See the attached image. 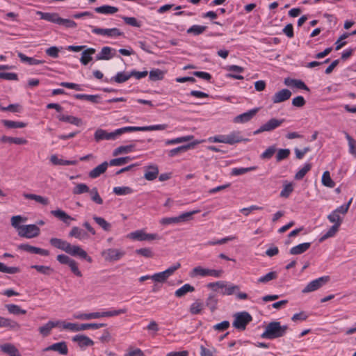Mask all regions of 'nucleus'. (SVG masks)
Returning <instances> with one entry per match:
<instances>
[{
  "instance_id": "nucleus-50",
  "label": "nucleus",
  "mask_w": 356,
  "mask_h": 356,
  "mask_svg": "<svg viewBox=\"0 0 356 356\" xmlns=\"http://www.w3.org/2000/svg\"><path fill=\"white\" fill-rule=\"evenodd\" d=\"M130 131H143V127H124L115 130L117 136H120L126 132Z\"/></svg>"
},
{
  "instance_id": "nucleus-30",
  "label": "nucleus",
  "mask_w": 356,
  "mask_h": 356,
  "mask_svg": "<svg viewBox=\"0 0 356 356\" xmlns=\"http://www.w3.org/2000/svg\"><path fill=\"white\" fill-rule=\"evenodd\" d=\"M311 246V243H303L298 244L290 249L291 254H300L306 252Z\"/></svg>"
},
{
  "instance_id": "nucleus-8",
  "label": "nucleus",
  "mask_w": 356,
  "mask_h": 356,
  "mask_svg": "<svg viewBox=\"0 0 356 356\" xmlns=\"http://www.w3.org/2000/svg\"><path fill=\"white\" fill-rule=\"evenodd\" d=\"M129 236L131 238L139 241H149L153 240H158L160 238L159 236L157 234H147L145 233L142 229L136 230L134 232L130 233Z\"/></svg>"
},
{
  "instance_id": "nucleus-18",
  "label": "nucleus",
  "mask_w": 356,
  "mask_h": 356,
  "mask_svg": "<svg viewBox=\"0 0 356 356\" xmlns=\"http://www.w3.org/2000/svg\"><path fill=\"white\" fill-rule=\"evenodd\" d=\"M51 213L60 220H61L63 223H65L67 226H70L71 224V221L74 220V218L68 215L65 211L61 209L52 210Z\"/></svg>"
},
{
  "instance_id": "nucleus-1",
  "label": "nucleus",
  "mask_w": 356,
  "mask_h": 356,
  "mask_svg": "<svg viewBox=\"0 0 356 356\" xmlns=\"http://www.w3.org/2000/svg\"><path fill=\"white\" fill-rule=\"evenodd\" d=\"M289 327L286 325H281L279 321L270 322L265 327V331L261 337L267 339H274L284 336Z\"/></svg>"
},
{
  "instance_id": "nucleus-48",
  "label": "nucleus",
  "mask_w": 356,
  "mask_h": 356,
  "mask_svg": "<svg viewBox=\"0 0 356 356\" xmlns=\"http://www.w3.org/2000/svg\"><path fill=\"white\" fill-rule=\"evenodd\" d=\"M321 181L323 185L329 188H333L335 186V183L331 179L330 174L328 171L323 172Z\"/></svg>"
},
{
  "instance_id": "nucleus-14",
  "label": "nucleus",
  "mask_w": 356,
  "mask_h": 356,
  "mask_svg": "<svg viewBox=\"0 0 356 356\" xmlns=\"http://www.w3.org/2000/svg\"><path fill=\"white\" fill-rule=\"evenodd\" d=\"M291 96V92L289 89H282L274 94L272 97L273 104H278L288 100Z\"/></svg>"
},
{
  "instance_id": "nucleus-22",
  "label": "nucleus",
  "mask_w": 356,
  "mask_h": 356,
  "mask_svg": "<svg viewBox=\"0 0 356 356\" xmlns=\"http://www.w3.org/2000/svg\"><path fill=\"white\" fill-rule=\"evenodd\" d=\"M159 175V168L156 165H149L145 167L144 177L148 181L154 180Z\"/></svg>"
},
{
  "instance_id": "nucleus-57",
  "label": "nucleus",
  "mask_w": 356,
  "mask_h": 356,
  "mask_svg": "<svg viewBox=\"0 0 356 356\" xmlns=\"http://www.w3.org/2000/svg\"><path fill=\"white\" fill-rule=\"evenodd\" d=\"M63 328L65 330H70L73 332L81 331V324L74 323H66L65 321H60Z\"/></svg>"
},
{
  "instance_id": "nucleus-51",
  "label": "nucleus",
  "mask_w": 356,
  "mask_h": 356,
  "mask_svg": "<svg viewBox=\"0 0 356 356\" xmlns=\"http://www.w3.org/2000/svg\"><path fill=\"white\" fill-rule=\"evenodd\" d=\"M204 305L202 302L200 300H197L194 302L191 306H190V312L191 314L193 315L199 314L201 313L202 310L203 309Z\"/></svg>"
},
{
  "instance_id": "nucleus-44",
  "label": "nucleus",
  "mask_w": 356,
  "mask_h": 356,
  "mask_svg": "<svg viewBox=\"0 0 356 356\" xmlns=\"http://www.w3.org/2000/svg\"><path fill=\"white\" fill-rule=\"evenodd\" d=\"M130 73L126 74L125 72H121L117 73V74L115 76H113L111 79V81H115L118 83H122L130 79Z\"/></svg>"
},
{
  "instance_id": "nucleus-35",
  "label": "nucleus",
  "mask_w": 356,
  "mask_h": 356,
  "mask_svg": "<svg viewBox=\"0 0 356 356\" xmlns=\"http://www.w3.org/2000/svg\"><path fill=\"white\" fill-rule=\"evenodd\" d=\"M23 195L26 199L33 200L42 205H47L49 202L48 198L41 195L31 193H24Z\"/></svg>"
},
{
  "instance_id": "nucleus-21",
  "label": "nucleus",
  "mask_w": 356,
  "mask_h": 356,
  "mask_svg": "<svg viewBox=\"0 0 356 356\" xmlns=\"http://www.w3.org/2000/svg\"><path fill=\"white\" fill-rule=\"evenodd\" d=\"M60 324V321H49L45 325L39 327L38 330L43 337H47L50 334L51 330L54 327L58 326Z\"/></svg>"
},
{
  "instance_id": "nucleus-53",
  "label": "nucleus",
  "mask_w": 356,
  "mask_h": 356,
  "mask_svg": "<svg viewBox=\"0 0 356 356\" xmlns=\"http://www.w3.org/2000/svg\"><path fill=\"white\" fill-rule=\"evenodd\" d=\"M224 290L220 291L222 295L231 296L233 294H236V292L239 291V286L238 285H229L226 284V286L224 287Z\"/></svg>"
},
{
  "instance_id": "nucleus-60",
  "label": "nucleus",
  "mask_w": 356,
  "mask_h": 356,
  "mask_svg": "<svg viewBox=\"0 0 356 356\" xmlns=\"http://www.w3.org/2000/svg\"><path fill=\"white\" fill-rule=\"evenodd\" d=\"M31 268L35 269L38 273L44 275H50L54 272V270L50 266H47L33 265Z\"/></svg>"
},
{
  "instance_id": "nucleus-54",
  "label": "nucleus",
  "mask_w": 356,
  "mask_h": 356,
  "mask_svg": "<svg viewBox=\"0 0 356 356\" xmlns=\"http://www.w3.org/2000/svg\"><path fill=\"white\" fill-rule=\"evenodd\" d=\"M257 166H252V167H249V168H235L232 170L231 175L233 176L241 175L246 172L254 170L257 169Z\"/></svg>"
},
{
  "instance_id": "nucleus-31",
  "label": "nucleus",
  "mask_w": 356,
  "mask_h": 356,
  "mask_svg": "<svg viewBox=\"0 0 356 356\" xmlns=\"http://www.w3.org/2000/svg\"><path fill=\"white\" fill-rule=\"evenodd\" d=\"M18 57L20 58V60L23 63H27L30 65H36L39 64H42L44 63L42 60H38L32 57L26 56L25 54L22 52H19L17 54Z\"/></svg>"
},
{
  "instance_id": "nucleus-2",
  "label": "nucleus",
  "mask_w": 356,
  "mask_h": 356,
  "mask_svg": "<svg viewBox=\"0 0 356 356\" xmlns=\"http://www.w3.org/2000/svg\"><path fill=\"white\" fill-rule=\"evenodd\" d=\"M233 326L238 330H245L248 324L252 321V316L247 312H238L234 314Z\"/></svg>"
},
{
  "instance_id": "nucleus-27",
  "label": "nucleus",
  "mask_w": 356,
  "mask_h": 356,
  "mask_svg": "<svg viewBox=\"0 0 356 356\" xmlns=\"http://www.w3.org/2000/svg\"><path fill=\"white\" fill-rule=\"evenodd\" d=\"M195 143H191L187 145H184L176 148L172 149L168 152V156L170 157H174L177 154H179L182 152L187 151L188 149L193 148Z\"/></svg>"
},
{
  "instance_id": "nucleus-13",
  "label": "nucleus",
  "mask_w": 356,
  "mask_h": 356,
  "mask_svg": "<svg viewBox=\"0 0 356 356\" xmlns=\"http://www.w3.org/2000/svg\"><path fill=\"white\" fill-rule=\"evenodd\" d=\"M55 351L63 355L68 353V348L65 341H60L51 344L44 349V351Z\"/></svg>"
},
{
  "instance_id": "nucleus-43",
  "label": "nucleus",
  "mask_w": 356,
  "mask_h": 356,
  "mask_svg": "<svg viewBox=\"0 0 356 356\" xmlns=\"http://www.w3.org/2000/svg\"><path fill=\"white\" fill-rule=\"evenodd\" d=\"M344 134L348 143L349 153L353 156H356V140L347 132H344Z\"/></svg>"
},
{
  "instance_id": "nucleus-29",
  "label": "nucleus",
  "mask_w": 356,
  "mask_h": 356,
  "mask_svg": "<svg viewBox=\"0 0 356 356\" xmlns=\"http://www.w3.org/2000/svg\"><path fill=\"white\" fill-rule=\"evenodd\" d=\"M51 162L54 165H76L78 161L76 160H64L61 159H58L56 155H52L50 158Z\"/></svg>"
},
{
  "instance_id": "nucleus-41",
  "label": "nucleus",
  "mask_w": 356,
  "mask_h": 356,
  "mask_svg": "<svg viewBox=\"0 0 356 356\" xmlns=\"http://www.w3.org/2000/svg\"><path fill=\"white\" fill-rule=\"evenodd\" d=\"M218 299L214 294H209L206 300V305L209 308L211 312L217 309Z\"/></svg>"
},
{
  "instance_id": "nucleus-5",
  "label": "nucleus",
  "mask_w": 356,
  "mask_h": 356,
  "mask_svg": "<svg viewBox=\"0 0 356 356\" xmlns=\"http://www.w3.org/2000/svg\"><path fill=\"white\" fill-rule=\"evenodd\" d=\"M40 228L34 224L22 225L18 235L23 238H31L38 236L40 234Z\"/></svg>"
},
{
  "instance_id": "nucleus-28",
  "label": "nucleus",
  "mask_w": 356,
  "mask_h": 356,
  "mask_svg": "<svg viewBox=\"0 0 356 356\" xmlns=\"http://www.w3.org/2000/svg\"><path fill=\"white\" fill-rule=\"evenodd\" d=\"M74 97L76 99H84L93 104L100 102V96L98 95L75 94Z\"/></svg>"
},
{
  "instance_id": "nucleus-34",
  "label": "nucleus",
  "mask_w": 356,
  "mask_h": 356,
  "mask_svg": "<svg viewBox=\"0 0 356 356\" xmlns=\"http://www.w3.org/2000/svg\"><path fill=\"white\" fill-rule=\"evenodd\" d=\"M95 53V49L93 48H88L87 49L84 50L81 54V57L80 58L81 63L86 65L91 60H92V55Z\"/></svg>"
},
{
  "instance_id": "nucleus-23",
  "label": "nucleus",
  "mask_w": 356,
  "mask_h": 356,
  "mask_svg": "<svg viewBox=\"0 0 356 356\" xmlns=\"http://www.w3.org/2000/svg\"><path fill=\"white\" fill-rule=\"evenodd\" d=\"M70 237H74L79 240H84L88 238V233L79 227L74 226L72 228L68 234Z\"/></svg>"
},
{
  "instance_id": "nucleus-32",
  "label": "nucleus",
  "mask_w": 356,
  "mask_h": 356,
  "mask_svg": "<svg viewBox=\"0 0 356 356\" xmlns=\"http://www.w3.org/2000/svg\"><path fill=\"white\" fill-rule=\"evenodd\" d=\"M0 142L5 143H15L17 145H24L27 143V140L23 138H14L3 136L0 138Z\"/></svg>"
},
{
  "instance_id": "nucleus-40",
  "label": "nucleus",
  "mask_w": 356,
  "mask_h": 356,
  "mask_svg": "<svg viewBox=\"0 0 356 356\" xmlns=\"http://www.w3.org/2000/svg\"><path fill=\"white\" fill-rule=\"evenodd\" d=\"M111 48L109 47H104L101 51L97 54V60H109L112 58Z\"/></svg>"
},
{
  "instance_id": "nucleus-33",
  "label": "nucleus",
  "mask_w": 356,
  "mask_h": 356,
  "mask_svg": "<svg viewBox=\"0 0 356 356\" xmlns=\"http://www.w3.org/2000/svg\"><path fill=\"white\" fill-rule=\"evenodd\" d=\"M194 291V286L189 284H185L181 287L175 291V296L177 298H181L184 296L187 293H191Z\"/></svg>"
},
{
  "instance_id": "nucleus-47",
  "label": "nucleus",
  "mask_w": 356,
  "mask_h": 356,
  "mask_svg": "<svg viewBox=\"0 0 356 356\" xmlns=\"http://www.w3.org/2000/svg\"><path fill=\"white\" fill-rule=\"evenodd\" d=\"M200 349V356H217L216 354L218 351L214 347L207 348L204 346L201 345Z\"/></svg>"
},
{
  "instance_id": "nucleus-39",
  "label": "nucleus",
  "mask_w": 356,
  "mask_h": 356,
  "mask_svg": "<svg viewBox=\"0 0 356 356\" xmlns=\"http://www.w3.org/2000/svg\"><path fill=\"white\" fill-rule=\"evenodd\" d=\"M193 138H194L193 136L188 135V136H186L178 137V138L170 139V140H167L165 142V143L166 145H175V144H178V143H181L190 141Z\"/></svg>"
},
{
  "instance_id": "nucleus-64",
  "label": "nucleus",
  "mask_w": 356,
  "mask_h": 356,
  "mask_svg": "<svg viewBox=\"0 0 356 356\" xmlns=\"http://www.w3.org/2000/svg\"><path fill=\"white\" fill-rule=\"evenodd\" d=\"M276 152V147L275 145L268 147L260 156L262 159H270L274 155Z\"/></svg>"
},
{
  "instance_id": "nucleus-46",
  "label": "nucleus",
  "mask_w": 356,
  "mask_h": 356,
  "mask_svg": "<svg viewBox=\"0 0 356 356\" xmlns=\"http://www.w3.org/2000/svg\"><path fill=\"white\" fill-rule=\"evenodd\" d=\"M1 122L5 127L9 129L24 128L26 126V124L23 122H15L8 120H3Z\"/></svg>"
},
{
  "instance_id": "nucleus-24",
  "label": "nucleus",
  "mask_w": 356,
  "mask_h": 356,
  "mask_svg": "<svg viewBox=\"0 0 356 356\" xmlns=\"http://www.w3.org/2000/svg\"><path fill=\"white\" fill-rule=\"evenodd\" d=\"M49 243L51 246L64 252L67 251V249L70 248V243L58 238H50Z\"/></svg>"
},
{
  "instance_id": "nucleus-58",
  "label": "nucleus",
  "mask_w": 356,
  "mask_h": 356,
  "mask_svg": "<svg viewBox=\"0 0 356 356\" xmlns=\"http://www.w3.org/2000/svg\"><path fill=\"white\" fill-rule=\"evenodd\" d=\"M293 187L291 183H287L286 181L285 184L283 186L282 190L280 192V197L287 198L289 197L290 194L293 192Z\"/></svg>"
},
{
  "instance_id": "nucleus-19",
  "label": "nucleus",
  "mask_w": 356,
  "mask_h": 356,
  "mask_svg": "<svg viewBox=\"0 0 356 356\" xmlns=\"http://www.w3.org/2000/svg\"><path fill=\"white\" fill-rule=\"evenodd\" d=\"M226 136V144L234 145L240 142H247L249 140L248 138H245L241 135L240 131H232L229 134L225 135Z\"/></svg>"
},
{
  "instance_id": "nucleus-36",
  "label": "nucleus",
  "mask_w": 356,
  "mask_h": 356,
  "mask_svg": "<svg viewBox=\"0 0 356 356\" xmlns=\"http://www.w3.org/2000/svg\"><path fill=\"white\" fill-rule=\"evenodd\" d=\"M95 11L102 14H113L118 10V8L115 6L104 5L96 8Z\"/></svg>"
},
{
  "instance_id": "nucleus-42",
  "label": "nucleus",
  "mask_w": 356,
  "mask_h": 356,
  "mask_svg": "<svg viewBox=\"0 0 356 356\" xmlns=\"http://www.w3.org/2000/svg\"><path fill=\"white\" fill-rule=\"evenodd\" d=\"M131 158L130 156H124V157H120L117 159H111L108 165L111 166H120L122 165H124L131 161Z\"/></svg>"
},
{
  "instance_id": "nucleus-10",
  "label": "nucleus",
  "mask_w": 356,
  "mask_h": 356,
  "mask_svg": "<svg viewBox=\"0 0 356 356\" xmlns=\"http://www.w3.org/2000/svg\"><path fill=\"white\" fill-rule=\"evenodd\" d=\"M65 252L73 257H79L81 259L86 260L89 263L92 261V258L88 256L87 252L79 245H73L70 243V248H68L67 251Z\"/></svg>"
},
{
  "instance_id": "nucleus-56",
  "label": "nucleus",
  "mask_w": 356,
  "mask_h": 356,
  "mask_svg": "<svg viewBox=\"0 0 356 356\" xmlns=\"http://www.w3.org/2000/svg\"><path fill=\"white\" fill-rule=\"evenodd\" d=\"M277 277V273L276 271H271L259 277L257 280L258 283H267L273 280H275Z\"/></svg>"
},
{
  "instance_id": "nucleus-38",
  "label": "nucleus",
  "mask_w": 356,
  "mask_h": 356,
  "mask_svg": "<svg viewBox=\"0 0 356 356\" xmlns=\"http://www.w3.org/2000/svg\"><path fill=\"white\" fill-rule=\"evenodd\" d=\"M93 220L95 222L100 226L104 231L109 232L111 229V225L104 218L102 217H99L97 216H94L92 217Z\"/></svg>"
},
{
  "instance_id": "nucleus-4",
  "label": "nucleus",
  "mask_w": 356,
  "mask_h": 356,
  "mask_svg": "<svg viewBox=\"0 0 356 356\" xmlns=\"http://www.w3.org/2000/svg\"><path fill=\"white\" fill-rule=\"evenodd\" d=\"M330 280V276H323L312 280L302 290V293H307L315 291L326 284Z\"/></svg>"
},
{
  "instance_id": "nucleus-59",
  "label": "nucleus",
  "mask_w": 356,
  "mask_h": 356,
  "mask_svg": "<svg viewBox=\"0 0 356 356\" xmlns=\"http://www.w3.org/2000/svg\"><path fill=\"white\" fill-rule=\"evenodd\" d=\"M207 288L212 289L214 291H218L219 289L223 290L224 287L226 286V282L218 281L216 282H210L207 285Z\"/></svg>"
},
{
  "instance_id": "nucleus-9",
  "label": "nucleus",
  "mask_w": 356,
  "mask_h": 356,
  "mask_svg": "<svg viewBox=\"0 0 356 356\" xmlns=\"http://www.w3.org/2000/svg\"><path fill=\"white\" fill-rule=\"evenodd\" d=\"M35 14L39 17L38 19L45 20L49 22H74L71 19L59 17L58 15L56 13L37 11Z\"/></svg>"
},
{
  "instance_id": "nucleus-11",
  "label": "nucleus",
  "mask_w": 356,
  "mask_h": 356,
  "mask_svg": "<svg viewBox=\"0 0 356 356\" xmlns=\"http://www.w3.org/2000/svg\"><path fill=\"white\" fill-rule=\"evenodd\" d=\"M3 327L17 332L21 329V325L14 320L0 316V328Z\"/></svg>"
},
{
  "instance_id": "nucleus-62",
  "label": "nucleus",
  "mask_w": 356,
  "mask_h": 356,
  "mask_svg": "<svg viewBox=\"0 0 356 356\" xmlns=\"http://www.w3.org/2000/svg\"><path fill=\"white\" fill-rule=\"evenodd\" d=\"M90 191L89 187L85 184H78L73 188V194L74 195H80L84 193H88Z\"/></svg>"
},
{
  "instance_id": "nucleus-26",
  "label": "nucleus",
  "mask_w": 356,
  "mask_h": 356,
  "mask_svg": "<svg viewBox=\"0 0 356 356\" xmlns=\"http://www.w3.org/2000/svg\"><path fill=\"white\" fill-rule=\"evenodd\" d=\"M57 118L60 121L66 122L77 127H79L82 124V120L81 118L72 115L60 114Z\"/></svg>"
},
{
  "instance_id": "nucleus-7",
  "label": "nucleus",
  "mask_w": 356,
  "mask_h": 356,
  "mask_svg": "<svg viewBox=\"0 0 356 356\" xmlns=\"http://www.w3.org/2000/svg\"><path fill=\"white\" fill-rule=\"evenodd\" d=\"M125 254V252L120 249L108 248L102 252V257L107 261L111 262L120 259Z\"/></svg>"
},
{
  "instance_id": "nucleus-6",
  "label": "nucleus",
  "mask_w": 356,
  "mask_h": 356,
  "mask_svg": "<svg viewBox=\"0 0 356 356\" xmlns=\"http://www.w3.org/2000/svg\"><path fill=\"white\" fill-rule=\"evenodd\" d=\"M285 122V119L271 118L265 124L261 125L259 129L254 131V134H259L264 131H271L281 126Z\"/></svg>"
},
{
  "instance_id": "nucleus-52",
  "label": "nucleus",
  "mask_w": 356,
  "mask_h": 356,
  "mask_svg": "<svg viewBox=\"0 0 356 356\" xmlns=\"http://www.w3.org/2000/svg\"><path fill=\"white\" fill-rule=\"evenodd\" d=\"M26 220V218H23L21 216H13L11 218V225L17 230V232H19L22 227V225H20V223L25 221Z\"/></svg>"
},
{
  "instance_id": "nucleus-37",
  "label": "nucleus",
  "mask_w": 356,
  "mask_h": 356,
  "mask_svg": "<svg viewBox=\"0 0 356 356\" xmlns=\"http://www.w3.org/2000/svg\"><path fill=\"white\" fill-rule=\"evenodd\" d=\"M6 308L10 314L15 315L26 314V310L21 309L19 306L14 304H8Z\"/></svg>"
},
{
  "instance_id": "nucleus-45",
  "label": "nucleus",
  "mask_w": 356,
  "mask_h": 356,
  "mask_svg": "<svg viewBox=\"0 0 356 356\" xmlns=\"http://www.w3.org/2000/svg\"><path fill=\"white\" fill-rule=\"evenodd\" d=\"M197 275L205 277L209 276V269L203 268L201 266H197L194 268L190 273V276L192 277H196Z\"/></svg>"
},
{
  "instance_id": "nucleus-16",
  "label": "nucleus",
  "mask_w": 356,
  "mask_h": 356,
  "mask_svg": "<svg viewBox=\"0 0 356 356\" xmlns=\"http://www.w3.org/2000/svg\"><path fill=\"white\" fill-rule=\"evenodd\" d=\"M72 341L77 343L81 348L94 345V341L88 337L83 334H77L72 337Z\"/></svg>"
},
{
  "instance_id": "nucleus-12",
  "label": "nucleus",
  "mask_w": 356,
  "mask_h": 356,
  "mask_svg": "<svg viewBox=\"0 0 356 356\" xmlns=\"http://www.w3.org/2000/svg\"><path fill=\"white\" fill-rule=\"evenodd\" d=\"M117 137L118 136L115 134V131L109 133L102 129H97L94 134V138L96 142H99L102 140H115Z\"/></svg>"
},
{
  "instance_id": "nucleus-61",
  "label": "nucleus",
  "mask_w": 356,
  "mask_h": 356,
  "mask_svg": "<svg viewBox=\"0 0 356 356\" xmlns=\"http://www.w3.org/2000/svg\"><path fill=\"white\" fill-rule=\"evenodd\" d=\"M339 225H333L329 230L321 238L320 241H323L328 238L334 236L339 230Z\"/></svg>"
},
{
  "instance_id": "nucleus-15",
  "label": "nucleus",
  "mask_w": 356,
  "mask_h": 356,
  "mask_svg": "<svg viewBox=\"0 0 356 356\" xmlns=\"http://www.w3.org/2000/svg\"><path fill=\"white\" fill-rule=\"evenodd\" d=\"M259 108H253L245 113L236 116L234 119L235 123H245L249 122L258 112Z\"/></svg>"
},
{
  "instance_id": "nucleus-49",
  "label": "nucleus",
  "mask_w": 356,
  "mask_h": 356,
  "mask_svg": "<svg viewBox=\"0 0 356 356\" xmlns=\"http://www.w3.org/2000/svg\"><path fill=\"white\" fill-rule=\"evenodd\" d=\"M134 147V145H129L126 146H120L114 149L113 156H115L120 154H127L132 151Z\"/></svg>"
},
{
  "instance_id": "nucleus-3",
  "label": "nucleus",
  "mask_w": 356,
  "mask_h": 356,
  "mask_svg": "<svg viewBox=\"0 0 356 356\" xmlns=\"http://www.w3.org/2000/svg\"><path fill=\"white\" fill-rule=\"evenodd\" d=\"M199 211V210H194L181 213L178 216L163 218L161 220L160 222L162 225H167L170 224H177L181 222L189 221L192 218V216L197 213Z\"/></svg>"
},
{
  "instance_id": "nucleus-20",
  "label": "nucleus",
  "mask_w": 356,
  "mask_h": 356,
  "mask_svg": "<svg viewBox=\"0 0 356 356\" xmlns=\"http://www.w3.org/2000/svg\"><path fill=\"white\" fill-rule=\"evenodd\" d=\"M0 350L9 356H22L18 349L13 343H6L0 345Z\"/></svg>"
},
{
  "instance_id": "nucleus-55",
  "label": "nucleus",
  "mask_w": 356,
  "mask_h": 356,
  "mask_svg": "<svg viewBox=\"0 0 356 356\" xmlns=\"http://www.w3.org/2000/svg\"><path fill=\"white\" fill-rule=\"evenodd\" d=\"M312 164L306 163L297 173L295 175L294 178L297 180H300L303 179L305 175L311 170Z\"/></svg>"
},
{
  "instance_id": "nucleus-17",
  "label": "nucleus",
  "mask_w": 356,
  "mask_h": 356,
  "mask_svg": "<svg viewBox=\"0 0 356 356\" xmlns=\"http://www.w3.org/2000/svg\"><path fill=\"white\" fill-rule=\"evenodd\" d=\"M92 32L103 35H107L108 37H115L122 35L123 33L117 28L113 29H100L95 28L92 29Z\"/></svg>"
},
{
  "instance_id": "nucleus-63",
  "label": "nucleus",
  "mask_w": 356,
  "mask_h": 356,
  "mask_svg": "<svg viewBox=\"0 0 356 356\" xmlns=\"http://www.w3.org/2000/svg\"><path fill=\"white\" fill-rule=\"evenodd\" d=\"M205 26L193 25L187 30V33L194 35H198L206 30Z\"/></svg>"
},
{
  "instance_id": "nucleus-25",
  "label": "nucleus",
  "mask_w": 356,
  "mask_h": 356,
  "mask_svg": "<svg viewBox=\"0 0 356 356\" xmlns=\"http://www.w3.org/2000/svg\"><path fill=\"white\" fill-rule=\"evenodd\" d=\"M108 165V163L107 161H104L100 165L95 167L89 172V177L92 179H95L99 177L102 174L105 172Z\"/></svg>"
}]
</instances>
